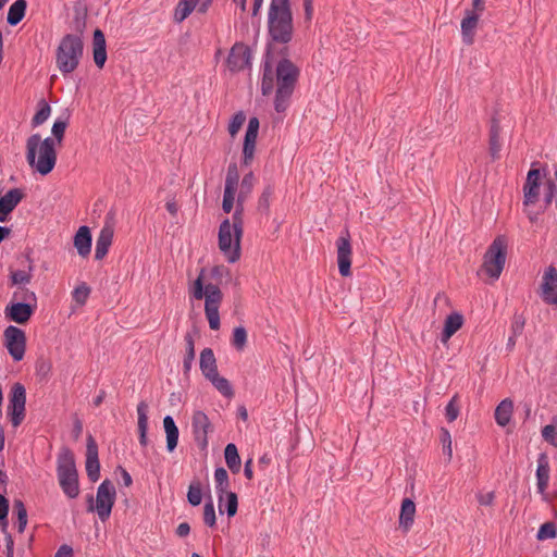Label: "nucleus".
<instances>
[{
  "instance_id": "obj_4",
  "label": "nucleus",
  "mask_w": 557,
  "mask_h": 557,
  "mask_svg": "<svg viewBox=\"0 0 557 557\" xmlns=\"http://www.w3.org/2000/svg\"><path fill=\"white\" fill-rule=\"evenodd\" d=\"M268 27L274 41L287 44L292 40L294 25L289 0H271Z\"/></svg>"
},
{
  "instance_id": "obj_21",
  "label": "nucleus",
  "mask_w": 557,
  "mask_h": 557,
  "mask_svg": "<svg viewBox=\"0 0 557 557\" xmlns=\"http://www.w3.org/2000/svg\"><path fill=\"white\" fill-rule=\"evenodd\" d=\"M479 18V13L475 11H466V15L462 18L460 25L462 40L466 45L473 44Z\"/></svg>"
},
{
  "instance_id": "obj_49",
  "label": "nucleus",
  "mask_w": 557,
  "mask_h": 557,
  "mask_svg": "<svg viewBox=\"0 0 557 557\" xmlns=\"http://www.w3.org/2000/svg\"><path fill=\"white\" fill-rule=\"evenodd\" d=\"M273 193H274V188L271 185H269L264 188V190L262 191V194L259 198V201H258L260 210L269 209Z\"/></svg>"
},
{
  "instance_id": "obj_59",
  "label": "nucleus",
  "mask_w": 557,
  "mask_h": 557,
  "mask_svg": "<svg viewBox=\"0 0 557 557\" xmlns=\"http://www.w3.org/2000/svg\"><path fill=\"white\" fill-rule=\"evenodd\" d=\"M557 193V187L554 182L549 181L547 182L545 186V202L548 205L552 202L553 197Z\"/></svg>"
},
{
  "instance_id": "obj_57",
  "label": "nucleus",
  "mask_w": 557,
  "mask_h": 557,
  "mask_svg": "<svg viewBox=\"0 0 557 557\" xmlns=\"http://www.w3.org/2000/svg\"><path fill=\"white\" fill-rule=\"evenodd\" d=\"M193 11L185 7L183 3L178 2L176 10H175V20L177 22L184 21Z\"/></svg>"
},
{
  "instance_id": "obj_52",
  "label": "nucleus",
  "mask_w": 557,
  "mask_h": 557,
  "mask_svg": "<svg viewBox=\"0 0 557 557\" xmlns=\"http://www.w3.org/2000/svg\"><path fill=\"white\" fill-rule=\"evenodd\" d=\"M50 107L47 103H44V106L37 111V113L33 117V125L38 126L41 125L44 122L47 121V119L50 115Z\"/></svg>"
},
{
  "instance_id": "obj_12",
  "label": "nucleus",
  "mask_w": 557,
  "mask_h": 557,
  "mask_svg": "<svg viewBox=\"0 0 557 557\" xmlns=\"http://www.w3.org/2000/svg\"><path fill=\"white\" fill-rule=\"evenodd\" d=\"M191 430L198 447L206 449L208 446V435L213 432V425L203 411H194L191 417Z\"/></svg>"
},
{
  "instance_id": "obj_26",
  "label": "nucleus",
  "mask_w": 557,
  "mask_h": 557,
  "mask_svg": "<svg viewBox=\"0 0 557 557\" xmlns=\"http://www.w3.org/2000/svg\"><path fill=\"white\" fill-rule=\"evenodd\" d=\"M416 515V505L410 498H405L401 503L399 513V527L408 532L413 524Z\"/></svg>"
},
{
  "instance_id": "obj_1",
  "label": "nucleus",
  "mask_w": 557,
  "mask_h": 557,
  "mask_svg": "<svg viewBox=\"0 0 557 557\" xmlns=\"http://www.w3.org/2000/svg\"><path fill=\"white\" fill-rule=\"evenodd\" d=\"M205 269L200 270L198 277L189 286V295L196 300L205 298V314L211 330L220 329L219 308L223 300L220 287L212 283H205Z\"/></svg>"
},
{
  "instance_id": "obj_54",
  "label": "nucleus",
  "mask_w": 557,
  "mask_h": 557,
  "mask_svg": "<svg viewBox=\"0 0 557 557\" xmlns=\"http://www.w3.org/2000/svg\"><path fill=\"white\" fill-rule=\"evenodd\" d=\"M524 324H525V319L523 318V315L516 313L513 315L512 323H511V334L513 336L521 335V333L524 329Z\"/></svg>"
},
{
  "instance_id": "obj_5",
  "label": "nucleus",
  "mask_w": 557,
  "mask_h": 557,
  "mask_svg": "<svg viewBox=\"0 0 557 557\" xmlns=\"http://www.w3.org/2000/svg\"><path fill=\"white\" fill-rule=\"evenodd\" d=\"M275 76L276 92L274 108L276 112H284L294 92L299 76V70L292 61L283 59L276 65Z\"/></svg>"
},
{
  "instance_id": "obj_37",
  "label": "nucleus",
  "mask_w": 557,
  "mask_h": 557,
  "mask_svg": "<svg viewBox=\"0 0 557 557\" xmlns=\"http://www.w3.org/2000/svg\"><path fill=\"white\" fill-rule=\"evenodd\" d=\"M211 384L224 396L231 398L234 396V391L227 379L218 373L207 379Z\"/></svg>"
},
{
  "instance_id": "obj_28",
  "label": "nucleus",
  "mask_w": 557,
  "mask_h": 557,
  "mask_svg": "<svg viewBox=\"0 0 557 557\" xmlns=\"http://www.w3.org/2000/svg\"><path fill=\"white\" fill-rule=\"evenodd\" d=\"M137 416H138V433H139V444L141 446H147V431H148V405L145 401H140L137 406Z\"/></svg>"
},
{
  "instance_id": "obj_34",
  "label": "nucleus",
  "mask_w": 557,
  "mask_h": 557,
  "mask_svg": "<svg viewBox=\"0 0 557 557\" xmlns=\"http://www.w3.org/2000/svg\"><path fill=\"white\" fill-rule=\"evenodd\" d=\"M224 457L228 469L235 474L238 473L240 471V458L235 444L230 443L226 445Z\"/></svg>"
},
{
  "instance_id": "obj_47",
  "label": "nucleus",
  "mask_w": 557,
  "mask_h": 557,
  "mask_svg": "<svg viewBox=\"0 0 557 557\" xmlns=\"http://www.w3.org/2000/svg\"><path fill=\"white\" fill-rule=\"evenodd\" d=\"M90 289L86 284L77 286L73 292V299L78 305H84L89 296Z\"/></svg>"
},
{
  "instance_id": "obj_20",
  "label": "nucleus",
  "mask_w": 557,
  "mask_h": 557,
  "mask_svg": "<svg viewBox=\"0 0 557 557\" xmlns=\"http://www.w3.org/2000/svg\"><path fill=\"white\" fill-rule=\"evenodd\" d=\"M540 178L541 173L537 169L529 171L527 182L524 184V205H533L536 202L540 195Z\"/></svg>"
},
{
  "instance_id": "obj_60",
  "label": "nucleus",
  "mask_w": 557,
  "mask_h": 557,
  "mask_svg": "<svg viewBox=\"0 0 557 557\" xmlns=\"http://www.w3.org/2000/svg\"><path fill=\"white\" fill-rule=\"evenodd\" d=\"M259 131V120L257 117H251L248 122V127L246 134L258 136Z\"/></svg>"
},
{
  "instance_id": "obj_45",
  "label": "nucleus",
  "mask_w": 557,
  "mask_h": 557,
  "mask_svg": "<svg viewBox=\"0 0 557 557\" xmlns=\"http://www.w3.org/2000/svg\"><path fill=\"white\" fill-rule=\"evenodd\" d=\"M245 121L246 116L243 112H238L233 116L228 125V132L232 137H234L239 132Z\"/></svg>"
},
{
  "instance_id": "obj_44",
  "label": "nucleus",
  "mask_w": 557,
  "mask_h": 557,
  "mask_svg": "<svg viewBox=\"0 0 557 557\" xmlns=\"http://www.w3.org/2000/svg\"><path fill=\"white\" fill-rule=\"evenodd\" d=\"M441 442L443 445V451L447 456L448 460L453 457V448H451V436L447 429H441Z\"/></svg>"
},
{
  "instance_id": "obj_35",
  "label": "nucleus",
  "mask_w": 557,
  "mask_h": 557,
  "mask_svg": "<svg viewBox=\"0 0 557 557\" xmlns=\"http://www.w3.org/2000/svg\"><path fill=\"white\" fill-rule=\"evenodd\" d=\"M185 346H186V354L183 360V370L184 373L187 374L191 367L195 359V341L194 335L191 333H186L184 336Z\"/></svg>"
},
{
  "instance_id": "obj_48",
  "label": "nucleus",
  "mask_w": 557,
  "mask_h": 557,
  "mask_svg": "<svg viewBox=\"0 0 557 557\" xmlns=\"http://www.w3.org/2000/svg\"><path fill=\"white\" fill-rule=\"evenodd\" d=\"M556 536V528L553 522H546L541 525L537 532V539L543 541L547 539H553Z\"/></svg>"
},
{
  "instance_id": "obj_43",
  "label": "nucleus",
  "mask_w": 557,
  "mask_h": 557,
  "mask_svg": "<svg viewBox=\"0 0 557 557\" xmlns=\"http://www.w3.org/2000/svg\"><path fill=\"white\" fill-rule=\"evenodd\" d=\"M445 416L448 422L455 421L459 416L458 397L455 395L445 408Z\"/></svg>"
},
{
  "instance_id": "obj_30",
  "label": "nucleus",
  "mask_w": 557,
  "mask_h": 557,
  "mask_svg": "<svg viewBox=\"0 0 557 557\" xmlns=\"http://www.w3.org/2000/svg\"><path fill=\"white\" fill-rule=\"evenodd\" d=\"M163 428L166 435V449L173 451L177 446L180 432L171 416L164 417Z\"/></svg>"
},
{
  "instance_id": "obj_58",
  "label": "nucleus",
  "mask_w": 557,
  "mask_h": 557,
  "mask_svg": "<svg viewBox=\"0 0 557 557\" xmlns=\"http://www.w3.org/2000/svg\"><path fill=\"white\" fill-rule=\"evenodd\" d=\"M502 144L499 137L490 136V152L493 158H497L500 151Z\"/></svg>"
},
{
  "instance_id": "obj_22",
  "label": "nucleus",
  "mask_w": 557,
  "mask_h": 557,
  "mask_svg": "<svg viewBox=\"0 0 557 557\" xmlns=\"http://www.w3.org/2000/svg\"><path fill=\"white\" fill-rule=\"evenodd\" d=\"M549 459L545 453H542L537 457V469H536V480H537V491L541 494H544L549 482Z\"/></svg>"
},
{
  "instance_id": "obj_51",
  "label": "nucleus",
  "mask_w": 557,
  "mask_h": 557,
  "mask_svg": "<svg viewBox=\"0 0 557 557\" xmlns=\"http://www.w3.org/2000/svg\"><path fill=\"white\" fill-rule=\"evenodd\" d=\"M542 436L547 443H549L554 447H557V431L554 425H545L542 429Z\"/></svg>"
},
{
  "instance_id": "obj_11",
  "label": "nucleus",
  "mask_w": 557,
  "mask_h": 557,
  "mask_svg": "<svg viewBox=\"0 0 557 557\" xmlns=\"http://www.w3.org/2000/svg\"><path fill=\"white\" fill-rule=\"evenodd\" d=\"M3 337L4 345L13 360H22L26 349L25 332L20 327L10 325L4 330Z\"/></svg>"
},
{
  "instance_id": "obj_29",
  "label": "nucleus",
  "mask_w": 557,
  "mask_h": 557,
  "mask_svg": "<svg viewBox=\"0 0 557 557\" xmlns=\"http://www.w3.org/2000/svg\"><path fill=\"white\" fill-rule=\"evenodd\" d=\"M513 401L510 398L502 400L495 409V421L500 426H506L512 417Z\"/></svg>"
},
{
  "instance_id": "obj_42",
  "label": "nucleus",
  "mask_w": 557,
  "mask_h": 557,
  "mask_svg": "<svg viewBox=\"0 0 557 557\" xmlns=\"http://www.w3.org/2000/svg\"><path fill=\"white\" fill-rule=\"evenodd\" d=\"M187 499L190 505L198 506L202 499L200 483H191L188 488Z\"/></svg>"
},
{
  "instance_id": "obj_33",
  "label": "nucleus",
  "mask_w": 557,
  "mask_h": 557,
  "mask_svg": "<svg viewBox=\"0 0 557 557\" xmlns=\"http://www.w3.org/2000/svg\"><path fill=\"white\" fill-rule=\"evenodd\" d=\"M27 8L25 0H15L9 8L7 21L10 25H17L24 17Z\"/></svg>"
},
{
  "instance_id": "obj_31",
  "label": "nucleus",
  "mask_w": 557,
  "mask_h": 557,
  "mask_svg": "<svg viewBox=\"0 0 557 557\" xmlns=\"http://www.w3.org/2000/svg\"><path fill=\"white\" fill-rule=\"evenodd\" d=\"M463 318L459 313H451L445 320L444 330L442 333V342L446 343L461 326Z\"/></svg>"
},
{
  "instance_id": "obj_15",
  "label": "nucleus",
  "mask_w": 557,
  "mask_h": 557,
  "mask_svg": "<svg viewBox=\"0 0 557 557\" xmlns=\"http://www.w3.org/2000/svg\"><path fill=\"white\" fill-rule=\"evenodd\" d=\"M250 49L242 42H236L228 53L226 66L233 73L239 72L250 66Z\"/></svg>"
},
{
  "instance_id": "obj_13",
  "label": "nucleus",
  "mask_w": 557,
  "mask_h": 557,
  "mask_svg": "<svg viewBox=\"0 0 557 557\" xmlns=\"http://www.w3.org/2000/svg\"><path fill=\"white\" fill-rule=\"evenodd\" d=\"M239 191V173L236 164H231L225 177V187L222 201V209L230 213L234 208L236 194Z\"/></svg>"
},
{
  "instance_id": "obj_61",
  "label": "nucleus",
  "mask_w": 557,
  "mask_h": 557,
  "mask_svg": "<svg viewBox=\"0 0 557 557\" xmlns=\"http://www.w3.org/2000/svg\"><path fill=\"white\" fill-rule=\"evenodd\" d=\"M54 557H73V549L71 546L64 544L60 546Z\"/></svg>"
},
{
  "instance_id": "obj_41",
  "label": "nucleus",
  "mask_w": 557,
  "mask_h": 557,
  "mask_svg": "<svg viewBox=\"0 0 557 557\" xmlns=\"http://www.w3.org/2000/svg\"><path fill=\"white\" fill-rule=\"evenodd\" d=\"M247 343V332L245 327L238 326L235 327L233 331V337H232V345L237 350H243Z\"/></svg>"
},
{
  "instance_id": "obj_17",
  "label": "nucleus",
  "mask_w": 557,
  "mask_h": 557,
  "mask_svg": "<svg viewBox=\"0 0 557 557\" xmlns=\"http://www.w3.org/2000/svg\"><path fill=\"white\" fill-rule=\"evenodd\" d=\"M36 305L12 302L5 307V317L17 324H26L34 314Z\"/></svg>"
},
{
  "instance_id": "obj_39",
  "label": "nucleus",
  "mask_w": 557,
  "mask_h": 557,
  "mask_svg": "<svg viewBox=\"0 0 557 557\" xmlns=\"http://www.w3.org/2000/svg\"><path fill=\"white\" fill-rule=\"evenodd\" d=\"M13 515L16 516L17 519V528L18 532H23L27 524V511L24 506V503L20 499H15L13 503Z\"/></svg>"
},
{
  "instance_id": "obj_25",
  "label": "nucleus",
  "mask_w": 557,
  "mask_h": 557,
  "mask_svg": "<svg viewBox=\"0 0 557 557\" xmlns=\"http://www.w3.org/2000/svg\"><path fill=\"white\" fill-rule=\"evenodd\" d=\"M94 61L98 67H103L107 61L106 38L100 29L94 32Z\"/></svg>"
},
{
  "instance_id": "obj_56",
  "label": "nucleus",
  "mask_w": 557,
  "mask_h": 557,
  "mask_svg": "<svg viewBox=\"0 0 557 557\" xmlns=\"http://www.w3.org/2000/svg\"><path fill=\"white\" fill-rule=\"evenodd\" d=\"M475 497L481 506H492L495 499V494L494 492H479L476 493Z\"/></svg>"
},
{
  "instance_id": "obj_62",
  "label": "nucleus",
  "mask_w": 557,
  "mask_h": 557,
  "mask_svg": "<svg viewBox=\"0 0 557 557\" xmlns=\"http://www.w3.org/2000/svg\"><path fill=\"white\" fill-rule=\"evenodd\" d=\"M9 505L4 496L0 495V520H4L8 516Z\"/></svg>"
},
{
  "instance_id": "obj_36",
  "label": "nucleus",
  "mask_w": 557,
  "mask_h": 557,
  "mask_svg": "<svg viewBox=\"0 0 557 557\" xmlns=\"http://www.w3.org/2000/svg\"><path fill=\"white\" fill-rule=\"evenodd\" d=\"M215 490L219 495L220 502L222 500L225 493H228V474L224 468H216L214 471Z\"/></svg>"
},
{
  "instance_id": "obj_3",
  "label": "nucleus",
  "mask_w": 557,
  "mask_h": 557,
  "mask_svg": "<svg viewBox=\"0 0 557 557\" xmlns=\"http://www.w3.org/2000/svg\"><path fill=\"white\" fill-rule=\"evenodd\" d=\"M243 224V208H235L232 220L225 219L219 228V248L231 263L240 258Z\"/></svg>"
},
{
  "instance_id": "obj_38",
  "label": "nucleus",
  "mask_w": 557,
  "mask_h": 557,
  "mask_svg": "<svg viewBox=\"0 0 557 557\" xmlns=\"http://www.w3.org/2000/svg\"><path fill=\"white\" fill-rule=\"evenodd\" d=\"M274 89V73L268 61L264 63L261 90L264 96L270 95Z\"/></svg>"
},
{
  "instance_id": "obj_10",
  "label": "nucleus",
  "mask_w": 557,
  "mask_h": 557,
  "mask_svg": "<svg viewBox=\"0 0 557 557\" xmlns=\"http://www.w3.org/2000/svg\"><path fill=\"white\" fill-rule=\"evenodd\" d=\"M26 391L21 383L11 387L8 405V416L14 428L18 426L25 418Z\"/></svg>"
},
{
  "instance_id": "obj_6",
  "label": "nucleus",
  "mask_w": 557,
  "mask_h": 557,
  "mask_svg": "<svg viewBox=\"0 0 557 557\" xmlns=\"http://www.w3.org/2000/svg\"><path fill=\"white\" fill-rule=\"evenodd\" d=\"M84 44L79 36L67 34L59 42L55 65L63 76L73 73L83 58Z\"/></svg>"
},
{
  "instance_id": "obj_8",
  "label": "nucleus",
  "mask_w": 557,
  "mask_h": 557,
  "mask_svg": "<svg viewBox=\"0 0 557 557\" xmlns=\"http://www.w3.org/2000/svg\"><path fill=\"white\" fill-rule=\"evenodd\" d=\"M507 245L506 237L499 235L493 240L484 255L482 271L492 281L498 280L504 270L507 256Z\"/></svg>"
},
{
  "instance_id": "obj_7",
  "label": "nucleus",
  "mask_w": 557,
  "mask_h": 557,
  "mask_svg": "<svg viewBox=\"0 0 557 557\" xmlns=\"http://www.w3.org/2000/svg\"><path fill=\"white\" fill-rule=\"evenodd\" d=\"M58 481L63 493L70 498L79 494L78 473L74 455L67 447H63L57 459Z\"/></svg>"
},
{
  "instance_id": "obj_23",
  "label": "nucleus",
  "mask_w": 557,
  "mask_h": 557,
  "mask_svg": "<svg viewBox=\"0 0 557 557\" xmlns=\"http://www.w3.org/2000/svg\"><path fill=\"white\" fill-rule=\"evenodd\" d=\"M23 193L18 188L10 189L4 196L0 198V222L5 221V216L12 212L15 207L21 202Z\"/></svg>"
},
{
  "instance_id": "obj_19",
  "label": "nucleus",
  "mask_w": 557,
  "mask_h": 557,
  "mask_svg": "<svg viewBox=\"0 0 557 557\" xmlns=\"http://www.w3.org/2000/svg\"><path fill=\"white\" fill-rule=\"evenodd\" d=\"M86 472L90 481L96 482L100 476V463L98 459L97 444L91 436L87 442Z\"/></svg>"
},
{
  "instance_id": "obj_53",
  "label": "nucleus",
  "mask_w": 557,
  "mask_h": 557,
  "mask_svg": "<svg viewBox=\"0 0 557 557\" xmlns=\"http://www.w3.org/2000/svg\"><path fill=\"white\" fill-rule=\"evenodd\" d=\"M30 273L24 270H17L11 273V280L14 285L27 284L30 282Z\"/></svg>"
},
{
  "instance_id": "obj_14",
  "label": "nucleus",
  "mask_w": 557,
  "mask_h": 557,
  "mask_svg": "<svg viewBox=\"0 0 557 557\" xmlns=\"http://www.w3.org/2000/svg\"><path fill=\"white\" fill-rule=\"evenodd\" d=\"M338 271L342 276H349L351 271L352 248L348 231L342 233L336 240Z\"/></svg>"
},
{
  "instance_id": "obj_32",
  "label": "nucleus",
  "mask_w": 557,
  "mask_h": 557,
  "mask_svg": "<svg viewBox=\"0 0 557 557\" xmlns=\"http://www.w3.org/2000/svg\"><path fill=\"white\" fill-rule=\"evenodd\" d=\"M256 178L253 174L250 172L246 174L242 182L239 183V191L236 198V208H243L244 209V202L247 199V197L250 195L253 185H255Z\"/></svg>"
},
{
  "instance_id": "obj_50",
  "label": "nucleus",
  "mask_w": 557,
  "mask_h": 557,
  "mask_svg": "<svg viewBox=\"0 0 557 557\" xmlns=\"http://www.w3.org/2000/svg\"><path fill=\"white\" fill-rule=\"evenodd\" d=\"M65 128H66V123L64 121H55L52 125V135L54 136V138H52L54 141H55V145H60L62 139H63V136H64V133H65Z\"/></svg>"
},
{
  "instance_id": "obj_18",
  "label": "nucleus",
  "mask_w": 557,
  "mask_h": 557,
  "mask_svg": "<svg viewBox=\"0 0 557 557\" xmlns=\"http://www.w3.org/2000/svg\"><path fill=\"white\" fill-rule=\"evenodd\" d=\"M114 235L113 224L109 221H106L103 227L101 228L97 240H96V249H95V259L102 260L108 251L110 246L112 245Z\"/></svg>"
},
{
  "instance_id": "obj_46",
  "label": "nucleus",
  "mask_w": 557,
  "mask_h": 557,
  "mask_svg": "<svg viewBox=\"0 0 557 557\" xmlns=\"http://www.w3.org/2000/svg\"><path fill=\"white\" fill-rule=\"evenodd\" d=\"M203 521L209 527L215 525L216 518L212 499L205 504Z\"/></svg>"
},
{
  "instance_id": "obj_63",
  "label": "nucleus",
  "mask_w": 557,
  "mask_h": 557,
  "mask_svg": "<svg viewBox=\"0 0 557 557\" xmlns=\"http://www.w3.org/2000/svg\"><path fill=\"white\" fill-rule=\"evenodd\" d=\"M189 532H190V527H189V524L187 522H182L176 528V534L180 537L187 536L189 534Z\"/></svg>"
},
{
  "instance_id": "obj_2",
  "label": "nucleus",
  "mask_w": 557,
  "mask_h": 557,
  "mask_svg": "<svg viewBox=\"0 0 557 557\" xmlns=\"http://www.w3.org/2000/svg\"><path fill=\"white\" fill-rule=\"evenodd\" d=\"M26 160L39 174H49L57 163L55 141L51 137L41 139L39 134L29 136L26 141Z\"/></svg>"
},
{
  "instance_id": "obj_9",
  "label": "nucleus",
  "mask_w": 557,
  "mask_h": 557,
  "mask_svg": "<svg viewBox=\"0 0 557 557\" xmlns=\"http://www.w3.org/2000/svg\"><path fill=\"white\" fill-rule=\"evenodd\" d=\"M115 487L109 480H104L97 490L96 504L92 497L89 498V510H95L99 519L104 522L111 515L112 507L115 502Z\"/></svg>"
},
{
  "instance_id": "obj_24",
  "label": "nucleus",
  "mask_w": 557,
  "mask_h": 557,
  "mask_svg": "<svg viewBox=\"0 0 557 557\" xmlns=\"http://www.w3.org/2000/svg\"><path fill=\"white\" fill-rule=\"evenodd\" d=\"M74 246L81 257L85 258L91 250V233L88 226H81L74 236Z\"/></svg>"
},
{
  "instance_id": "obj_40",
  "label": "nucleus",
  "mask_w": 557,
  "mask_h": 557,
  "mask_svg": "<svg viewBox=\"0 0 557 557\" xmlns=\"http://www.w3.org/2000/svg\"><path fill=\"white\" fill-rule=\"evenodd\" d=\"M256 140H257V136L250 135V134H245L243 154H244V164H246V165H248L251 162V160L253 159Z\"/></svg>"
},
{
  "instance_id": "obj_27",
  "label": "nucleus",
  "mask_w": 557,
  "mask_h": 557,
  "mask_svg": "<svg viewBox=\"0 0 557 557\" xmlns=\"http://www.w3.org/2000/svg\"><path fill=\"white\" fill-rule=\"evenodd\" d=\"M199 367L206 379L218 373L216 359L211 348H205L200 352Z\"/></svg>"
},
{
  "instance_id": "obj_16",
  "label": "nucleus",
  "mask_w": 557,
  "mask_h": 557,
  "mask_svg": "<svg viewBox=\"0 0 557 557\" xmlns=\"http://www.w3.org/2000/svg\"><path fill=\"white\" fill-rule=\"evenodd\" d=\"M541 292L546 304L557 306V270L552 265L544 272Z\"/></svg>"
},
{
  "instance_id": "obj_64",
  "label": "nucleus",
  "mask_w": 557,
  "mask_h": 557,
  "mask_svg": "<svg viewBox=\"0 0 557 557\" xmlns=\"http://www.w3.org/2000/svg\"><path fill=\"white\" fill-rule=\"evenodd\" d=\"M500 134V126L498 123V120L496 117L492 119L491 127H490V136L499 137Z\"/></svg>"
},
{
  "instance_id": "obj_55",
  "label": "nucleus",
  "mask_w": 557,
  "mask_h": 557,
  "mask_svg": "<svg viewBox=\"0 0 557 557\" xmlns=\"http://www.w3.org/2000/svg\"><path fill=\"white\" fill-rule=\"evenodd\" d=\"M224 495L227 498V504H226L227 515H228V517H233L237 512V506H238L237 495L233 492L225 493Z\"/></svg>"
}]
</instances>
